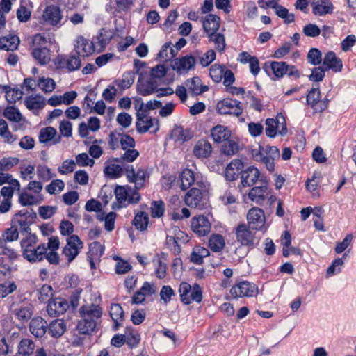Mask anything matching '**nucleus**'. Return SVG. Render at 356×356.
I'll return each instance as SVG.
<instances>
[{
	"label": "nucleus",
	"instance_id": "25",
	"mask_svg": "<svg viewBox=\"0 0 356 356\" xmlns=\"http://www.w3.org/2000/svg\"><path fill=\"white\" fill-rule=\"evenodd\" d=\"M212 150L211 144L208 140H200L193 147V154L198 159L208 158Z\"/></svg>",
	"mask_w": 356,
	"mask_h": 356
},
{
	"label": "nucleus",
	"instance_id": "28",
	"mask_svg": "<svg viewBox=\"0 0 356 356\" xmlns=\"http://www.w3.org/2000/svg\"><path fill=\"white\" fill-rule=\"evenodd\" d=\"M47 323L41 317L31 320L29 324L30 332L36 337H42L47 332Z\"/></svg>",
	"mask_w": 356,
	"mask_h": 356
},
{
	"label": "nucleus",
	"instance_id": "9",
	"mask_svg": "<svg viewBox=\"0 0 356 356\" xmlns=\"http://www.w3.org/2000/svg\"><path fill=\"white\" fill-rule=\"evenodd\" d=\"M196 63V60L192 55H186L174 59L170 64L171 68L177 73L181 74L187 73L193 69Z\"/></svg>",
	"mask_w": 356,
	"mask_h": 356
},
{
	"label": "nucleus",
	"instance_id": "27",
	"mask_svg": "<svg viewBox=\"0 0 356 356\" xmlns=\"http://www.w3.org/2000/svg\"><path fill=\"white\" fill-rule=\"evenodd\" d=\"M243 168V162L239 159H234L226 167L225 175L227 180L234 181L237 179Z\"/></svg>",
	"mask_w": 356,
	"mask_h": 356
},
{
	"label": "nucleus",
	"instance_id": "8",
	"mask_svg": "<svg viewBox=\"0 0 356 356\" xmlns=\"http://www.w3.org/2000/svg\"><path fill=\"white\" fill-rule=\"evenodd\" d=\"M82 247L83 244L79 236L72 235L67 240V244L63 249V254L69 262H71L78 255Z\"/></svg>",
	"mask_w": 356,
	"mask_h": 356
},
{
	"label": "nucleus",
	"instance_id": "47",
	"mask_svg": "<svg viewBox=\"0 0 356 356\" xmlns=\"http://www.w3.org/2000/svg\"><path fill=\"white\" fill-rule=\"evenodd\" d=\"M34 347L32 341L29 339H24L19 345L18 354L21 356H28L33 353Z\"/></svg>",
	"mask_w": 356,
	"mask_h": 356
},
{
	"label": "nucleus",
	"instance_id": "31",
	"mask_svg": "<svg viewBox=\"0 0 356 356\" xmlns=\"http://www.w3.org/2000/svg\"><path fill=\"white\" fill-rule=\"evenodd\" d=\"M19 39L15 35H8L0 38V49L14 51L17 49Z\"/></svg>",
	"mask_w": 356,
	"mask_h": 356
},
{
	"label": "nucleus",
	"instance_id": "19",
	"mask_svg": "<svg viewBox=\"0 0 356 356\" xmlns=\"http://www.w3.org/2000/svg\"><path fill=\"white\" fill-rule=\"evenodd\" d=\"M323 66L326 70H332L335 72H340L343 68V63L334 52L329 51L324 56Z\"/></svg>",
	"mask_w": 356,
	"mask_h": 356
},
{
	"label": "nucleus",
	"instance_id": "51",
	"mask_svg": "<svg viewBox=\"0 0 356 356\" xmlns=\"http://www.w3.org/2000/svg\"><path fill=\"white\" fill-rule=\"evenodd\" d=\"M3 88L6 92V99L9 103L15 102L22 97V92L18 89H11L7 86H4Z\"/></svg>",
	"mask_w": 356,
	"mask_h": 356
},
{
	"label": "nucleus",
	"instance_id": "20",
	"mask_svg": "<svg viewBox=\"0 0 356 356\" xmlns=\"http://www.w3.org/2000/svg\"><path fill=\"white\" fill-rule=\"evenodd\" d=\"M270 188L265 184L253 187L248 193L249 199L256 204H261L269 195Z\"/></svg>",
	"mask_w": 356,
	"mask_h": 356
},
{
	"label": "nucleus",
	"instance_id": "14",
	"mask_svg": "<svg viewBox=\"0 0 356 356\" xmlns=\"http://www.w3.org/2000/svg\"><path fill=\"white\" fill-rule=\"evenodd\" d=\"M69 307L68 302L60 297L49 301L47 311L49 316H56L64 314Z\"/></svg>",
	"mask_w": 356,
	"mask_h": 356
},
{
	"label": "nucleus",
	"instance_id": "32",
	"mask_svg": "<svg viewBox=\"0 0 356 356\" xmlns=\"http://www.w3.org/2000/svg\"><path fill=\"white\" fill-rule=\"evenodd\" d=\"M154 125V120L152 118L143 113L137 114L136 128L140 133H145L149 130Z\"/></svg>",
	"mask_w": 356,
	"mask_h": 356
},
{
	"label": "nucleus",
	"instance_id": "11",
	"mask_svg": "<svg viewBox=\"0 0 356 356\" xmlns=\"http://www.w3.org/2000/svg\"><path fill=\"white\" fill-rule=\"evenodd\" d=\"M74 50L78 55L86 57L92 55L95 52V48L93 42L79 35L76 38Z\"/></svg>",
	"mask_w": 356,
	"mask_h": 356
},
{
	"label": "nucleus",
	"instance_id": "59",
	"mask_svg": "<svg viewBox=\"0 0 356 356\" xmlns=\"http://www.w3.org/2000/svg\"><path fill=\"white\" fill-rule=\"evenodd\" d=\"M275 14L280 18L285 20L286 22H293L295 20V17L293 13H290L289 10L282 6L277 7L275 9Z\"/></svg>",
	"mask_w": 356,
	"mask_h": 356
},
{
	"label": "nucleus",
	"instance_id": "48",
	"mask_svg": "<svg viewBox=\"0 0 356 356\" xmlns=\"http://www.w3.org/2000/svg\"><path fill=\"white\" fill-rule=\"evenodd\" d=\"M17 318L22 322H26L33 315L32 308L28 307H21L14 311Z\"/></svg>",
	"mask_w": 356,
	"mask_h": 356
},
{
	"label": "nucleus",
	"instance_id": "24",
	"mask_svg": "<svg viewBox=\"0 0 356 356\" xmlns=\"http://www.w3.org/2000/svg\"><path fill=\"white\" fill-rule=\"evenodd\" d=\"M239 150V139L233 136L229 139L225 140L220 147V152L229 156L235 155Z\"/></svg>",
	"mask_w": 356,
	"mask_h": 356
},
{
	"label": "nucleus",
	"instance_id": "5",
	"mask_svg": "<svg viewBox=\"0 0 356 356\" xmlns=\"http://www.w3.org/2000/svg\"><path fill=\"white\" fill-rule=\"evenodd\" d=\"M216 111L220 115H233L239 117L243 113L241 102L232 99H224L216 104Z\"/></svg>",
	"mask_w": 356,
	"mask_h": 356
},
{
	"label": "nucleus",
	"instance_id": "15",
	"mask_svg": "<svg viewBox=\"0 0 356 356\" xmlns=\"http://www.w3.org/2000/svg\"><path fill=\"white\" fill-rule=\"evenodd\" d=\"M271 69L277 77H282L284 74H288L295 78L300 76L299 72L294 66L286 65L284 62H272Z\"/></svg>",
	"mask_w": 356,
	"mask_h": 356
},
{
	"label": "nucleus",
	"instance_id": "3",
	"mask_svg": "<svg viewBox=\"0 0 356 356\" xmlns=\"http://www.w3.org/2000/svg\"><path fill=\"white\" fill-rule=\"evenodd\" d=\"M179 292L181 300L186 305L192 302H200L202 301V290L198 284L191 286L187 282H182L180 284Z\"/></svg>",
	"mask_w": 356,
	"mask_h": 356
},
{
	"label": "nucleus",
	"instance_id": "50",
	"mask_svg": "<svg viewBox=\"0 0 356 356\" xmlns=\"http://www.w3.org/2000/svg\"><path fill=\"white\" fill-rule=\"evenodd\" d=\"M3 115L8 120L19 122L22 120V115L19 110L13 106L7 107L3 111Z\"/></svg>",
	"mask_w": 356,
	"mask_h": 356
},
{
	"label": "nucleus",
	"instance_id": "12",
	"mask_svg": "<svg viewBox=\"0 0 356 356\" xmlns=\"http://www.w3.org/2000/svg\"><path fill=\"white\" fill-rule=\"evenodd\" d=\"M38 140L42 144L56 145L61 141L60 135L58 134L57 131L52 127L42 128L38 135Z\"/></svg>",
	"mask_w": 356,
	"mask_h": 356
},
{
	"label": "nucleus",
	"instance_id": "58",
	"mask_svg": "<svg viewBox=\"0 0 356 356\" xmlns=\"http://www.w3.org/2000/svg\"><path fill=\"white\" fill-rule=\"evenodd\" d=\"M37 243V237L35 235H29L26 238L22 240L21 245L23 248V256L25 257L26 251H31L34 248V245Z\"/></svg>",
	"mask_w": 356,
	"mask_h": 356
},
{
	"label": "nucleus",
	"instance_id": "40",
	"mask_svg": "<svg viewBox=\"0 0 356 356\" xmlns=\"http://www.w3.org/2000/svg\"><path fill=\"white\" fill-rule=\"evenodd\" d=\"M110 315L115 323L114 328L117 330L124 318V312L120 305L113 304L111 307Z\"/></svg>",
	"mask_w": 356,
	"mask_h": 356
},
{
	"label": "nucleus",
	"instance_id": "39",
	"mask_svg": "<svg viewBox=\"0 0 356 356\" xmlns=\"http://www.w3.org/2000/svg\"><path fill=\"white\" fill-rule=\"evenodd\" d=\"M32 55L40 65H45L51 60L50 52L47 47L34 48Z\"/></svg>",
	"mask_w": 356,
	"mask_h": 356
},
{
	"label": "nucleus",
	"instance_id": "63",
	"mask_svg": "<svg viewBox=\"0 0 356 356\" xmlns=\"http://www.w3.org/2000/svg\"><path fill=\"white\" fill-rule=\"evenodd\" d=\"M39 300L41 302H46L47 300H51L50 298L53 296V289L50 285L44 284L43 285L39 291Z\"/></svg>",
	"mask_w": 356,
	"mask_h": 356
},
{
	"label": "nucleus",
	"instance_id": "54",
	"mask_svg": "<svg viewBox=\"0 0 356 356\" xmlns=\"http://www.w3.org/2000/svg\"><path fill=\"white\" fill-rule=\"evenodd\" d=\"M172 44L171 42H166L162 47L159 54H157V58L161 60H169L170 58L175 57L176 56H172L170 54V49H172Z\"/></svg>",
	"mask_w": 356,
	"mask_h": 356
},
{
	"label": "nucleus",
	"instance_id": "60",
	"mask_svg": "<svg viewBox=\"0 0 356 356\" xmlns=\"http://www.w3.org/2000/svg\"><path fill=\"white\" fill-rule=\"evenodd\" d=\"M65 186L64 182L60 179H56L47 186L46 190L50 194H57L60 193Z\"/></svg>",
	"mask_w": 356,
	"mask_h": 356
},
{
	"label": "nucleus",
	"instance_id": "4",
	"mask_svg": "<svg viewBox=\"0 0 356 356\" xmlns=\"http://www.w3.org/2000/svg\"><path fill=\"white\" fill-rule=\"evenodd\" d=\"M266 126V134L270 138H274L277 134L284 136L287 133L285 119L282 114H278L275 119H267Z\"/></svg>",
	"mask_w": 356,
	"mask_h": 356
},
{
	"label": "nucleus",
	"instance_id": "1",
	"mask_svg": "<svg viewBox=\"0 0 356 356\" xmlns=\"http://www.w3.org/2000/svg\"><path fill=\"white\" fill-rule=\"evenodd\" d=\"M60 246V241L57 236H51L49 238L47 247L44 244L33 248L31 251H26L25 257L28 261L35 262L42 260L44 257L52 264L59 263V256L57 253Z\"/></svg>",
	"mask_w": 356,
	"mask_h": 356
},
{
	"label": "nucleus",
	"instance_id": "2",
	"mask_svg": "<svg viewBox=\"0 0 356 356\" xmlns=\"http://www.w3.org/2000/svg\"><path fill=\"white\" fill-rule=\"evenodd\" d=\"M118 203H113L112 209L120 208L127 204H136L140 200V195L137 189L128 186H117L114 191Z\"/></svg>",
	"mask_w": 356,
	"mask_h": 356
},
{
	"label": "nucleus",
	"instance_id": "29",
	"mask_svg": "<svg viewBox=\"0 0 356 356\" xmlns=\"http://www.w3.org/2000/svg\"><path fill=\"white\" fill-rule=\"evenodd\" d=\"M186 87L193 95H200L208 90L207 86H202L201 79L195 76L185 82Z\"/></svg>",
	"mask_w": 356,
	"mask_h": 356
},
{
	"label": "nucleus",
	"instance_id": "17",
	"mask_svg": "<svg viewBox=\"0 0 356 356\" xmlns=\"http://www.w3.org/2000/svg\"><path fill=\"white\" fill-rule=\"evenodd\" d=\"M185 202L188 207L202 209L204 203L201 191L196 188H191L185 195Z\"/></svg>",
	"mask_w": 356,
	"mask_h": 356
},
{
	"label": "nucleus",
	"instance_id": "33",
	"mask_svg": "<svg viewBox=\"0 0 356 356\" xmlns=\"http://www.w3.org/2000/svg\"><path fill=\"white\" fill-rule=\"evenodd\" d=\"M24 104L29 110L42 109L45 106V99L41 95H31L26 97Z\"/></svg>",
	"mask_w": 356,
	"mask_h": 356
},
{
	"label": "nucleus",
	"instance_id": "10",
	"mask_svg": "<svg viewBox=\"0 0 356 356\" xmlns=\"http://www.w3.org/2000/svg\"><path fill=\"white\" fill-rule=\"evenodd\" d=\"M307 104L316 113H321L327 108V99H321V92L318 88H312L307 97Z\"/></svg>",
	"mask_w": 356,
	"mask_h": 356
},
{
	"label": "nucleus",
	"instance_id": "37",
	"mask_svg": "<svg viewBox=\"0 0 356 356\" xmlns=\"http://www.w3.org/2000/svg\"><path fill=\"white\" fill-rule=\"evenodd\" d=\"M208 244L209 248L213 252H219L224 249L225 246V241L222 235L214 234L210 236Z\"/></svg>",
	"mask_w": 356,
	"mask_h": 356
},
{
	"label": "nucleus",
	"instance_id": "22",
	"mask_svg": "<svg viewBox=\"0 0 356 356\" xmlns=\"http://www.w3.org/2000/svg\"><path fill=\"white\" fill-rule=\"evenodd\" d=\"M117 29L113 24H109L103 27L97 35L98 42L102 47H105L111 40L115 35Z\"/></svg>",
	"mask_w": 356,
	"mask_h": 356
},
{
	"label": "nucleus",
	"instance_id": "57",
	"mask_svg": "<svg viewBox=\"0 0 356 356\" xmlns=\"http://www.w3.org/2000/svg\"><path fill=\"white\" fill-rule=\"evenodd\" d=\"M151 216L153 218H160L163 215L165 211L164 204L162 201H154L152 203Z\"/></svg>",
	"mask_w": 356,
	"mask_h": 356
},
{
	"label": "nucleus",
	"instance_id": "46",
	"mask_svg": "<svg viewBox=\"0 0 356 356\" xmlns=\"http://www.w3.org/2000/svg\"><path fill=\"white\" fill-rule=\"evenodd\" d=\"M148 222H149L148 214L143 211L138 212L136 215V216L133 220V223L135 225V227H136V229H140V230L146 229Z\"/></svg>",
	"mask_w": 356,
	"mask_h": 356
},
{
	"label": "nucleus",
	"instance_id": "53",
	"mask_svg": "<svg viewBox=\"0 0 356 356\" xmlns=\"http://www.w3.org/2000/svg\"><path fill=\"white\" fill-rule=\"evenodd\" d=\"M104 245L97 241L93 242L90 244V257H94L95 260H99L100 257L104 253Z\"/></svg>",
	"mask_w": 356,
	"mask_h": 356
},
{
	"label": "nucleus",
	"instance_id": "52",
	"mask_svg": "<svg viewBox=\"0 0 356 356\" xmlns=\"http://www.w3.org/2000/svg\"><path fill=\"white\" fill-rule=\"evenodd\" d=\"M8 184L13 188H17V191H20V184L17 179L13 178L12 175L8 173L0 172V185Z\"/></svg>",
	"mask_w": 356,
	"mask_h": 356
},
{
	"label": "nucleus",
	"instance_id": "26",
	"mask_svg": "<svg viewBox=\"0 0 356 356\" xmlns=\"http://www.w3.org/2000/svg\"><path fill=\"white\" fill-rule=\"evenodd\" d=\"M211 134L213 141L216 143L225 142L232 136L231 131L227 127L221 124L213 127L211 129Z\"/></svg>",
	"mask_w": 356,
	"mask_h": 356
},
{
	"label": "nucleus",
	"instance_id": "55",
	"mask_svg": "<svg viewBox=\"0 0 356 356\" xmlns=\"http://www.w3.org/2000/svg\"><path fill=\"white\" fill-rule=\"evenodd\" d=\"M308 62L313 65H318L322 62V54L319 49L312 48L307 54Z\"/></svg>",
	"mask_w": 356,
	"mask_h": 356
},
{
	"label": "nucleus",
	"instance_id": "23",
	"mask_svg": "<svg viewBox=\"0 0 356 356\" xmlns=\"http://www.w3.org/2000/svg\"><path fill=\"white\" fill-rule=\"evenodd\" d=\"M260 177V172L254 167H249L242 172L241 183L243 186L254 185Z\"/></svg>",
	"mask_w": 356,
	"mask_h": 356
},
{
	"label": "nucleus",
	"instance_id": "44",
	"mask_svg": "<svg viewBox=\"0 0 356 356\" xmlns=\"http://www.w3.org/2000/svg\"><path fill=\"white\" fill-rule=\"evenodd\" d=\"M104 173L111 178L118 177L122 172V167L113 161H109L106 163L104 170Z\"/></svg>",
	"mask_w": 356,
	"mask_h": 356
},
{
	"label": "nucleus",
	"instance_id": "61",
	"mask_svg": "<svg viewBox=\"0 0 356 356\" xmlns=\"http://www.w3.org/2000/svg\"><path fill=\"white\" fill-rule=\"evenodd\" d=\"M36 172L38 179L42 181H48L53 177L50 169L44 165H39Z\"/></svg>",
	"mask_w": 356,
	"mask_h": 356
},
{
	"label": "nucleus",
	"instance_id": "18",
	"mask_svg": "<svg viewBox=\"0 0 356 356\" xmlns=\"http://www.w3.org/2000/svg\"><path fill=\"white\" fill-rule=\"evenodd\" d=\"M44 200L43 195L31 193L24 189L19 194V202L24 207L33 206L40 204Z\"/></svg>",
	"mask_w": 356,
	"mask_h": 356
},
{
	"label": "nucleus",
	"instance_id": "7",
	"mask_svg": "<svg viewBox=\"0 0 356 356\" xmlns=\"http://www.w3.org/2000/svg\"><path fill=\"white\" fill-rule=\"evenodd\" d=\"M248 226L252 230H263L266 225V216L264 211L259 207L251 208L247 213Z\"/></svg>",
	"mask_w": 356,
	"mask_h": 356
},
{
	"label": "nucleus",
	"instance_id": "34",
	"mask_svg": "<svg viewBox=\"0 0 356 356\" xmlns=\"http://www.w3.org/2000/svg\"><path fill=\"white\" fill-rule=\"evenodd\" d=\"M58 60L60 67H66L70 71L76 70L81 67V60L79 57L75 56H70L68 58L59 56Z\"/></svg>",
	"mask_w": 356,
	"mask_h": 356
},
{
	"label": "nucleus",
	"instance_id": "38",
	"mask_svg": "<svg viewBox=\"0 0 356 356\" xmlns=\"http://www.w3.org/2000/svg\"><path fill=\"white\" fill-rule=\"evenodd\" d=\"M43 19L50 22H59L61 19L60 8L56 6L47 7L43 13Z\"/></svg>",
	"mask_w": 356,
	"mask_h": 356
},
{
	"label": "nucleus",
	"instance_id": "13",
	"mask_svg": "<svg viewBox=\"0 0 356 356\" xmlns=\"http://www.w3.org/2000/svg\"><path fill=\"white\" fill-rule=\"evenodd\" d=\"M250 229L249 226L245 224H240L236 228V240L242 245L250 246L253 245L254 235Z\"/></svg>",
	"mask_w": 356,
	"mask_h": 356
},
{
	"label": "nucleus",
	"instance_id": "41",
	"mask_svg": "<svg viewBox=\"0 0 356 356\" xmlns=\"http://www.w3.org/2000/svg\"><path fill=\"white\" fill-rule=\"evenodd\" d=\"M66 330V325L61 319L52 321L49 327V332L54 337H59L63 334Z\"/></svg>",
	"mask_w": 356,
	"mask_h": 356
},
{
	"label": "nucleus",
	"instance_id": "16",
	"mask_svg": "<svg viewBox=\"0 0 356 356\" xmlns=\"http://www.w3.org/2000/svg\"><path fill=\"white\" fill-rule=\"evenodd\" d=\"M191 229L199 236H205L211 232V225L205 216H199L192 218Z\"/></svg>",
	"mask_w": 356,
	"mask_h": 356
},
{
	"label": "nucleus",
	"instance_id": "49",
	"mask_svg": "<svg viewBox=\"0 0 356 356\" xmlns=\"http://www.w3.org/2000/svg\"><path fill=\"white\" fill-rule=\"evenodd\" d=\"M38 86L45 93H49L55 89L56 83L51 78L41 77L38 80Z\"/></svg>",
	"mask_w": 356,
	"mask_h": 356
},
{
	"label": "nucleus",
	"instance_id": "36",
	"mask_svg": "<svg viewBox=\"0 0 356 356\" xmlns=\"http://www.w3.org/2000/svg\"><path fill=\"white\" fill-rule=\"evenodd\" d=\"M171 137L175 142L183 143L192 137V133L189 129H184L181 127H175L171 132Z\"/></svg>",
	"mask_w": 356,
	"mask_h": 356
},
{
	"label": "nucleus",
	"instance_id": "21",
	"mask_svg": "<svg viewBox=\"0 0 356 356\" xmlns=\"http://www.w3.org/2000/svg\"><path fill=\"white\" fill-rule=\"evenodd\" d=\"M79 312L81 318L92 320L93 322L97 323V321L101 317L102 312L99 306L90 304L82 306Z\"/></svg>",
	"mask_w": 356,
	"mask_h": 356
},
{
	"label": "nucleus",
	"instance_id": "43",
	"mask_svg": "<svg viewBox=\"0 0 356 356\" xmlns=\"http://www.w3.org/2000/svg\"><path fill=\"white\" fill-rule=\"evenodd\" d=\"M97 323L93 322L92 320H88L86 318L82 319L78 323L76 328L81 334H90L95 329Z\"/></svg>",
	"mask_w": 356,
	"mask_h": 356
},
{
	"label": "nucleus",
	"instance_id": "30",
	"mask_svg": "<svg viewBox=\"0 0 356 356\" xmlns=\"http://www.w3.org/2000/svg\"><path fill=\"white\" fill-rule=\"evenodd\" d=\"M312 9L314 15L321 16L332 13L333 4L325 0H318L312 4Z\"/></svg>",
	"mask_w": 356,
	"mask_h": 356
},
{
	"label": "nucleus",
	"instance_id": "62",
	"mask_svg": "<svg viewBox=\"0 0 356 356\" xmlns=\"http://www.w3.org/2000/svg\"><path fill=\"white\" fill-rule=\"evenodd\" d=\"M3 240L5 242H12L19 238V232L16 227H11L7 229L2 235Z\"/></svg>",
	"mask_w": 356,
	"mask_h": 356
},
{
	"label": "nucleus",
	"instance_id": "35",
	"mask_svg": "<svg viewBox=\"0 0 356 356\" xmlns=\"http://www.w3.org/2000/svg\"><path fill=\"white\" fill-rule=\"evenodd\" d=\"M208 249L200 246L193 248L190 256L191 262L200 265L204 261V258L209 255Z\"/></svg>",
	"mask_w": 356,
	"mask_h": 356
},
{
	"label": "nucleus",
	"instance_id": "45",
	"mask_svg": "<svg viewBox=\"0 0 356 356\" xmlns=\"http://www.w3.org/2000/svg\"><path fill=\"white\" fill-rule=\"evenodd\" d=\"M154 84L150 81H140L138 82L137 89L139 94L143 96L149 95L155 90Z\"/></svg>",
	"mask_w": 356,
	"mask_h": 356
},
{
	"label": "nucleus",
	"instance_id": "56",
	"mask_svg": "<svg viewBox=\"0 0 356 356\" xmlns=\"http://www.w3.org/2000/svg\"><path fill=\"white\" fill-rule=\"evenodd\" d=\"M225 68L220 65H213L210 68V76L215 82H220L223 76Z\"/></svg>",
	"mask_w": 356,
	"mask_h": 356
},
{
	"label": "nucleus",
	"instance_id": "42",
	"mask_svg": "<svg viewBox=\"0 0 356 356\" xmlns=\"http://www.w3.org/2000/svg\"><path fill=\"white\" fill-rule=\"evenodd\" d=\"M181 188L186 190L189 188L195 181L194 172L189 169H185L180 175Z\"/></svg>",
	"mask_w": 356,
	"mask_h": 356
},
{
	"label": "nucleus",
	"instance_id": "64",
	"mask_svg": "<svg viewBox=\"0 0 356 356\" xmlns=\"http://www.w3.org/2000/svg\"><path fill=\"white\" fill-rule=\"evenodd\" d=\"M35 171V167L33 165L27 161H24L20 165V174L23 179H26L28 177H31V175Z\"/></svg>",
	"mask_w": 356,
	"mask_h": 356
},
{
	"label": "nucleus",
	"instance_id": "6",
	"mask_svg": "<svg viewBox=\"0 0 356 356\" xmlns=\"http://www.w3.org/2000/svg\"><path fill=\"white\" fill-rule=\"evenodd\" d=\"M259 293L258 287L253 283L243 281L233 286L230 294L233 298L253 297Z\"/></svg>",
	"mask_w": 356,
	"mask_h": 356
}]
</instances>
